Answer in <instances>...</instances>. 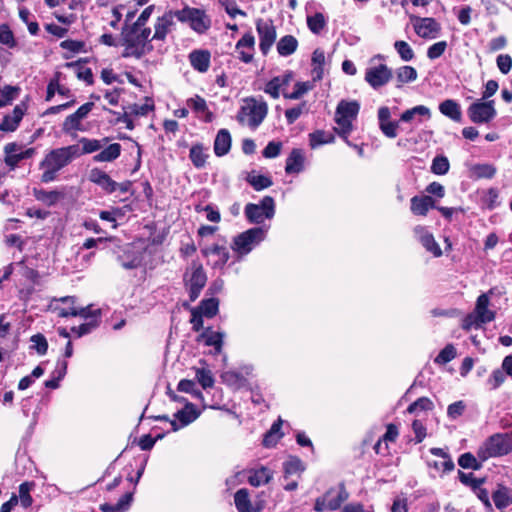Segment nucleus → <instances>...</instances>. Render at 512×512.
<instances>
[{"label": "nucleus", "instance_id": "nucleus-1", "mask_svg": "<svg viewBox=\"0 0 512 512\" xmlns=\"http://www.w3.org/2000/svg\"><path fill=\"white\" fill-rule=\"evenodd\" d=\"M80 157L78 145L72 144L64 147L49 150L39 163L41 170L40 180L43 183L54 182L58 179L59 173Z\"/></svg>", "mask_w": 512, "mask_h": 512}, {"label": "nucleus", "instance_id": "nucleus-2", "mask_svg": "<svg viewBox=\"0 0 512 512\" xmlns=\"http://www.w3.org/2000/svg\"><path fill=\"white\" fill-rule=\"evenodd\" d=\"M150 28L127 27L123 30L122 36L125 50L124 57L141 58L152 51Z\"/></svg>", "mask_w": 512, "mask_h": 512}, {"label": "nucleus", "instance_id": "nucleus-3", "mask_svg": "<svg viewBox=\"0 0 512 512\" xmlns=\"http://www.w3.org/2000/svg\"><path fill=\"white\" fill-rule=\"evenodd\" d=\"M268 113V105L262 98L247 97L242 100L237 113V121L251 129H257Z\"/></svg>", "mask_w": 512, "mask_h": 512}, {"label": "nucleus", "instance_id": "nucleus-4", "mask_svg": "<svg viewBox=\"0 0 512 512\" xmlns=\"http://www.w3.org/2000/svg\"><path fill=\"white\" fill-rule=\"evenodd\" d=\"M360 105L357 101L341 100L335 111V122L337 127L335 132L344 139L347 145H350L349 134L353 130V121L356 120Z\"/></svg>", "mask_w": 512, "mask_h": 512}, {"label": "nucleus", "instance_id": "nucleus-5", "mask_svg": "<svg viewBox=\"0 0 512 512\" xmlns=\"http://www.w3.org/2000/svg\"><path fill=\"white\" fill-rule=\"evenodd\" d=\"M512 451V438L508 434L490 436L478 449L477 456L481 461L507 455Z\"/></svg>", "mask_w": 512, "mask_h": 512}, {"label": "nucleus", "instance_id": "nucleus-6", "mask_svg": "<svg viewBox=\"0 0 512 512\" xmlns=\"http://www.w3.org/2000/svg\"><path fill=\"white\" fill-rule=\"evenodd\" d=\"M266 234L265 228H250L234 237L231 247L239 257L245 256L265 239Z\"/></svg>", "mask_w": 512, "mask_h": 512}, {"label": "nucleus", "instance_id": "nucleus-7", "mask_svg": "<svg viewBox=\"0 0 512 512\" xmlns=\"http://www.w3.org/2000/svg\"><path fill=\"white\" fill-rule=\"evenodd\" d=\"M377 60H384V57L380 54L372 57L365 71V81L374 90H378L387 85L393 77L392 69L384 63H376Z\"/></svg>", "mask_w": 512, "mask_h": 512}, {"label": "nucleus", "instance_id": "nucleus-8", "mask_svg": "<svg viewBox=\"0 0 512 512\" xmlns=\"http://www.w3.org/2000/svg\"><path fill=\"white\" fill-rule=\"evenodd\" d=\"M183 280L189 291L190 300L195 301L206 284L207 276L202 265L194 261L186 269Z\"/></svg>", "mask_w": 512, "mask_h": 512}, {"label": "nucleus", "instance_id": "nucleus-9", "mask_svg": "<svg viewBox=\"0 0 512 512\" xmlns=\"http://www.w3.org/2000/svg\"><path fill=\"white\" fill-rule=\"evenodd\" d=\"M175 15L180 22H188L190 27L199 34L206 32L211 25L205 12L197 8L186 7L175 11Z\"/></svg>", "mask_w": 512, "mask_h": 512}, {"label": "nucleus", "instance_id": "nucleus-10", "mask_svg": "<svg viewBox=\"0 0 512 512\" xmlns=\"http://www.w3.org/2000/svg\"><path fill=\"white\" fill-rule=\"evenodd\" d=\"M245 215L249 222L260 224L265 218L271 219L275 214V202L271 196L262 198L259 204L249 203L245 206Z\"/></svg>", "mask_w": 512, "mask_h": 512}, {"label": "nucleus", "instance_id": "nucleus-11", "mask_svg": "<svg viewBox=\"0 0 512 512\" xmlns=\"http://www.w3.org/2000/svg\"><path fill=\"white\" fill-rule=\"evenodd\" d=\"M468 116L473 123H488L492 121L497 112L494 107V100L484 101L482 99L472 103L467 110Z\"/></svg>", "mask_w": 512, "mask_h": 512}, {"label": "nucleus", "instance_id": "nucleus-12", "mask_svg": "<svg viewBox=\"0 0 512 512\" xmlns=\"http://www.w3.org/2000/svg\"><path fill=\"white\" fill-rule=\"evenodd\" d=\"M347 498L348 493L341 485L338 489H330L322 497L317 498L314 509L317 512L337 510Z\"/></svg>", "mask_w": 512, "mask_h": 512}, {"label": "nucleus", "instance_id": "nucleus-13", "mask_svg": "<svg viewBox=\"0 0 512 512\" xmlns=\"http://www.w3.org/2000/svg\"><path fill=\"white\" fill-rule=\"evenodd\" d=\"M256 30L259 35V48L266 55L276 40V29L271 21L258 19L256 22Z\"/></svg>", "mask_w": 512, "mask_h": 512}, {"label": "nucleus", "instance_id": "nucleus-14", "mask_svg": "<svg viewBox=\"0 0 512 512\" xmlns=\"http://www.w3.org/2000/svg\"><path fill=\"white\" fill-rule=\"evenodd\" d=\"M94 107V103L87 102L80 106L76 112L67 116L62 124V131L71 134L82 130V120L85 119Z\"/></svg>", "mask_w": 512, "mask_h": 512}, {"label": "nucleus", "instance_id": "nucleus-15", "mask_svg": "<svg viewBox=\"0 0 512 512\" xmlns=\"http://www.w3.org/2000/svg\"><path fill=\"white\" fill-rule=\"evenodd\" d=\"M27 111V105L24 102L17 104L11 113L0 118V130L3 132H14L23 119Z\"/></svg>", "mask_w": 512, "mask_h": 512}, {"label": "nucleus", "instance_id": "nucleus-16", "mask_svg": "<svg viewBox=\"0 0 512 512\" xmlns=\"http://www.w3.org/2000/svg\"><path fill=\"white\" fill-rule=\"evenodd\" d=\"M200 415V412L192 403H185L183 409L177 411L174 414L175 420H171L172 431L176 432L181 427H185L190 423L194 422Z\"/></svg>", "mask_w": 512, "mask_h": 512}, {"label": "nucleus", "instance_id": "nucleus-17", "mask_svg": "<svg viewBox=\"0 0 512 512\" xmlns=\"http://www.w3.org/2000/svg\"><path fill=\"white\" fill-rule=\"evenodd\" d=\"M414 30L421 38L434 39L438 36L441 26L434 18H416L414 22Z\"/></svg>", "mask_w": 512, "mask_h": 512}, {"label": "nucleus", "instance_id": "nucleus-18", "mask_svg": "<svg viewBox=\"0 0 512 512\" xmlns=\"http://www.w3.org/2000/svg\"><path fill=\"white\" fill-rule=\"evenodd\" d=\"M494 289H490L487 293H483L478 296L473 312L478 317V321L483 324L492 322L495 319V312L489 309L490 295H492Z\"/></svg>", "mask_w": 512, "mask_h": 512}, {"label": "nucleus", "instance_id": "nucleus-19", "mask_svg": "<svg viewBox=\"0 0 512 512\" xmlns=\"http://www.w3.org/2000/svg\"><path fill=\"white\" fill-rule=\"evenodd\" d=\"M48 309L58 317L76 316L75 297L53 298L49 303Z\"/></svg>", "mask_w": 512, "mask_h": 512}, {"label": "nucleus", "instance_id": "nucleus-20", "mask_svg": "<svg viewBox=\"0 0 512 512\" xmlns=\"http://www.w3.org/2000/svg\"><path fill=\"white\" fill-rule=\"evenodd\" d=\"M378 123L381 132L388 138H395L398 135L399 121L391 120V111L389 107L382 106L378 109Z\"/></svg>", "mask_w": 512, "mask_h": 512}, {"label": "nucleus", "instance_id": "nucleus-21", "mask_svg": "<svg viewBox=\"0 0 512 512\" xmlns=\"http://www.w3.org/2000/svg\"><path fill=\"white\" fill-rule=\"evenodd\" d=\"M413 232L422 246L428 252L432 253L434 257H440L442 255V250L439 244L435 241L433 234L430 233L426 227L417 225Z\"/></svg>", "mask_w": 512, "mask_h": 512}, {"label": "nucleus", "instance_id": "nucleus-22", "mask_svg": "<svg viewBox=\"0 0 512 512\" xmlns=\"http://www.w3.org/2000/svg\"><path fill=\"white\" fill-rule=\"evenodd\" d=\"M174 18H176L175 12H166L163 16L158 17L155 23V32L151 37V40L164 41L167 34L172 31L175 24Z\"/></svg>", "mask_w": 512, "mask_h": 512}, {"label": "nucleus", "instance_id": "nucleus-23", "mask_svg": "<svg viewBox=\"0 0 512 512\" xmlns=\"http://www.w3.org/2000/svg\"><path fill=\"white\" fill-rule=\"evenodd\" d=\"M225 337L224 332L214 331L208 327L197 337V342H202L206 346L214 348V354H220L222 352L223 340Z\"/></svg>", "mask_w": 512, "mask_h": 512}, {"label": "nucleus", "instance_id": "nucleus-24", "mask_svg": "<svg viewBox=\"0 0 512 512\" xmlns=\"http://www.w3.org/2000/svg\"><path fill=\"white\" fill-rule=\"evenodd\" d=\"M188 58L190 65L194 70L200 73H205L208 71L211 62V54L208 50H193L190 52Z\"/></svg>", "mask_w": 512, "mask_h": 512}, {"label": "nucleus", "instance_id": "nucleus-25", "mask_svg": "<svg viewBox=\"0 0 512 512\" xmlns=\"http://www.w3.org/2000/svg\"><path fill=\"white\" fill-rule=\"evenodd\" d=\"M89 179L107 193H113L118 188V183L115 182L106 172L98 168H94L90 171Z\"/></svg>", "mask_w": 512, "mask_h": 512}, {"label": "nucleus", "instance_id": "nucleus-26", "mask_svg": "<svg viewBox=\"0 0 512 512\" xmlns=\"http://www.w3.org/2000/svg\"><path fill=\"white\" fill-rule=\"evenodd\" d=\"M255 45L254 36L251 33H246L236 44V51L239 58L244 63H250L253 59V50Z\"/></svg>", "mask_w": 512, "mask_h": 512}, {"label": "nucleus", "instance_id": "nucleus-27", "mask_svg": "<svg viewBox=\"0 0 512 512\" xmlns=\"http://www.w3.org/2000/svg\"><path fill=\"white\" fill-rule=\"evenodd\" d=\"M187 106L202 118L205 122H211L213 120V114L209 111L207 103L204 98L199 95H195L187 99Z\"/></svg>", "mask_w": 512, "mask_h": 512}, {"label": "nucleus", "instance_id": "nucleus-28", "mask_svg": "<svg viewBox=\"0 0 512 512\" xmlns=\"http://www.w3.org/2000/svg\"><path fill=\"white\" fill-rule=\"evenodd\" d=\"M305 156L301 149L294 148L286 159L285 172L298 174L304 169Z\"/></svg>", "mask_w": 512, "mask_h": 512}, {"label": "nucleus", "instance_id": "nucleus-29", "mask_svg": "<svg viewBox=\"0 0 512 512\" xmlns=\"http://www.w3.org/2000/svg\"><path fill=\"white\" fill-rule=\"evenodd\" d=\"M436 208L431 196H414L411 198V212L414 215L426 216L430 209Z\"/></svg>", "mask_w": 512, "mask_h": 512}, {"label": "nucleus", "instance_id": "nucleus-30", "mask_svg": "<svg viewBox=\"0 0 512 512\" xmlns=\"http://www.w3.org/2000/svg\"><path fill=\"white\" fill-rule=\"evenodd\" d=\"M204 256H214L216 259L213 262L214 268H222L229 260V251L225 246L212 245L202 250Z\"/></svg>", "mask_w": 512, "mask_h": 512}, {"label": "nucleus", "instance_id": "nucleus-31", "mask_svg": "<svg viewBox=\"0 0 512 512\" xmlns=\"http://www.w3.org/2000/svg\"><path fill=\"white\" fill-rule=\"evenodd\" d=\"M430 119L431 118V111L427 106L424 105H417L415 107H412L410 109L405 110L401 116L400 120L401 122H411L414 119H418V122H421V118Z\"/></svg>", "mask_w": 512, "mask_h": 512}, {"label": "nucleus", "instance_id": "nucleus-32", "mask_svg": "<svg viewBox=\"0 0 512 512\" xmlns=\"http://www.w3.org/2000/svg\"><path fill=\"white\" fill-rule=\"evenodd\" d=\"M33 195L38 201L47 206H53L64 198V193L57 190L34 189Z\"/></svg>", "mask_w": 512, "mask_h": 512}, {"label": "nucleus", "instance_id": "nucleus-33", "mask_svg": "<svg viewBox=\"0 0 512 512\" xmlns=\"http://www.w3.org/2000/svg\"><path fill=\"white\" fill-rule=\"evenodd\" d=\"M231 147V136L228 130L221 129L215 138L214 152L217 156H224L227 154Z\"/></svg>", "mask_w": 512, "mask_h": 512}, {"label": "nucleus", "instance_id": "nucleus-34", "mask_svg": "<svg viewBox=\"0 0 512 512\" xmlns=\"http://www.w3.org/2000/svg\"><path fill=\"white\" fill-rule=\"evenodd\" d=\"M492 499L498 509H504L512 503V490L503 485H498L492 494Z\"/></svg>", "mask_w": 512, "mask_h": 512}, {"label": "nucleus", "instance_id": "nucleus-35", "mask_svg": "<svg viewBox=\"0 0 512 512\" xmlns=\"http://www.w3.org/2000/svg\"><path fill=\"white\" fill-rule=\"evenodd\" d=\"M439 111L453 121L459 122L461 120L460 105L452 99L444 100L439 104Z\"/></svg>", "mask_w": 512, "mask_h": 512}, {"label": "nucleus", "instance_id": "nucleus-36", "mask_svg": "<svg viewBox=\"0 0 512 512\" xmlns=\"http://www.w3.org/2000/svg\"><path fill=\"white\" fill-rule=\"evenodd\" d=\"M234 502L238 512H257L252 506L250 495L246 488L239 489L235 493Z\"/></svg>", "mask_w": 512, "mask_h": 512}, {"label": "nucleus", "instance_id": "nucleus-37", "mask_svg": "<svg viewBox=\"0 0 512 512\" xmlns=\"http://www.w3.org/2000/svg\"><path fill=\"white\" fill-rule=\"evenodd\" d=\"M298 47L297 39L292 35H285L277 43V52L280 56L287 57L292 55Z\"/></svg>", "mask_w": 512, "mask_h": 512}, {"label": "nucleus", "instance_id": "nucleus-38", "mask_svg": "<svg viewBox=\"0 0 512 512\" xmlns=\"http://www.w3.org/2000/svg\"><path fill=\"white\" fill-rule=\"evenodd\" d=\"M121 145L112 143L93 157L95 162H112L121 154Z\"/></svg>", "mask_w": 512, "mask_h": 512}, {"label": "nucleus", "instance_id": "nucleus-39", "mask_svg": "<svg viewBox=\"0 0 512 512\" xmlns=\"http://www.w3.org/2000/svg\"><path fill=\"white\" fill-rule=\"evenodd\" d=\"M396 81H397V87H401L402 85L406 83L413 82L417 79L418 73L416 69L412 66H401L396 69Z\"/></svg>", "mask_w": 512, "mask_h": 512}, {"label": "nucleus", "instance_id": "nucleus-40", "mask_svg": "<svg viewBox=\"0 0 512 512\" xmlns=\"http://www.w3.org/2000/svg\"><path fill=\"white\" fill-rule=\"evenodd\" d=\"M221 380L233 389H240L246 385V378L239 372L230 370L221 374Z\"/></svg>", "mask_w": 512, "mask_h": 512}, {"label": "nucleus", "instance_id": "nucleus-41", "mask_svg": "<svg viewBox=\"0 0 512 512\" xmlns=\"http://www.w3.org/2000/svg\"><path fill=\"white\" fill-rule=\"evenodd\" d=\"M271 478V471L266 467H261L260 469L250 471L248 482L254 487H259L261 485L267 484Z\"/></svg>", "mask_w": 512, "mask_h": 512}, {"label": "nucleus", "instance_id": "nucleus-42", "mask_svg": "<svg viewBox=\"0 0 512 512\" xmlns=\"http://www.w3.org/2000/svg\"><path fill=\"white\" fill-rule=\"evenodd\" d=\"M189 158L196 168H203L208 158L207 149L201 144L193 145L190 148Z\"/></svg>", "mask_w": 512, "mask_h": 512}, {"label": "nucleus", "instance_id": "nucleus-43", "mask_svg": "<svg viewBox=\"0 0 512 512\" xmlns=\"http://www.w3.org/2000/svg\"><path fill=\"white\" fill-rule=\"evenodd\" d=\"M5 152V163L10 167V169H14L18 163L22 160L20 147L15 143H8L4 147Z\"/></svg>", "mask_w": 512, "mask_h": 512}, {"label": "nucleus", "instance_id": "nucleus-44", "mask_svg": "<svg viewBox=\"0 0 512 512\" xmlns=\"http://www.w3.org/2000/svg\"><path fill=\"white\" fill-rule=\"evenodd\" d=\"M496 171V167L488 163L475 164L470 168L472 177L476 179H491L495 176Z\"/></svg>", "mask_w": 512, "mask_h": 512}, {"label": "nucleus", "instance_id": "nucleus-45", "mask_svg": "<svg viewBox=\"0 0 512 512\" xmlns=\"http://www.w3.org/2000/svg\"><path fill=\"white\" fill-rule=\"evenodd\" d=\"M246 180L256 191L266 189L273 184L270 177L257 174L255 171L250 172Z\"/></svg>", "mask_w": 512, "mask_h": 512}, {"label": "nucleus", "instance_id": "nucleus-46", "mask_svg": "<svg viewBox=\"0 0 512 512\" xmlns=\"http://www.w3.org/2000/svg\"><path fill=\"white\" fill-rule=\"evenodd\" d=\"M77 145L78 151L80 152V156L84 154L94 153L96 151H99L103 147L102 140L89 139L85 137H82L79 140V144Z\"/></svg>", "mask_w": 512, "mask_h": 512}, {"label": "nucleus", "instance_id": "nucleus-47", "mask_svg": "<svg viewBox=\"0 0 512 512\" xmlns=\"http://www.w3.org/2000/svg\"><path fill=\"white\" fill-rule=\"evenodd\" d=\"M326 25L327 20L320 12L307 16V26L313 34H320Z\"/></svg>", "mask_w": 512, "mask_h": 512}, {"label": "nucleus", "instance_id": "nucleus-48", "mask_svg": "<svg viewBox=\"0 0 512 512\" xmlns=\"http://www.w3.org/2000/svg\"><path fill=\"white\" fill-rule=\"evenodd\" d=\"M196 309L205 317L212 318L218 313L219 301L215 298L202 300Z\"/></svg>", "mask_w": 512, "mask_h": 512}, {"label": "nucleus", "instance_id": "nucleus-49", "mask_svg": "<svg viewBox=\"0 0 512 512\" xmlns=\"http://www.w3.org/2000/svg\"><path fill=\"white\" fill-rule=\"evenodd\" d=\"M33 487V482H24L19 486V496H17L18 502H20L24 508H28L32 505L33 499L30 495V492L32 491Z\"/></svg>", "mask_w": 512, "mask_h": 512}, {"label": "nucleus", "instance_id": "nucleus-50", "mask_svg": "<svg viewBox=\"0 0 512 512\" xmlns=\"http://www.w3.org/2000/svg\"><path fill=\"white\" fill-rule=\"evenodd\" d=\"M313 73L317 79H321L325 64V53L321 49H315L312 54Z\"/></svg>", "mask_w": 512, "mask_h": 512}, {"label": "nucleus", "instance_id": "nucleus-51", "mask_svg": "<svg viewBox=\"0 0 512 512\" xmlns=\"http://www.w3.org/2000/svg\"><path fill=\"white\" fill-rule=\"evenodd\" d=\"M195 378L203 389L211 388L214 385V378L207 368H195Z\"/></svg>", "mask_w": 512, "mask_h": 512}, {"label": "nucleus", "instance_id": "nucleus-52", "mask_svg": "<svg viewBox=\"0 0 512 512\" xmlns=\"http://www.w3.org/2000/svg\"><path fill=\"white\" fill-rule=\"evenodd\" d=\"M20 89L14 86H5L0 88V108L10 105L19 95Z\"/></svg>", "mask_w": 512, "mask_h": 512}, {"label": "nucleus", "instance_id": "nucleus-53", "mask_svg": "<svg viewBox=\"0 0 512 512\" xmlns=\"http://www.w3.org/2000/svg\"><path fill=\"white\" fill-rule=\"evenodd\" d=\"M310 137V145L312 148L317 146L332 143L334 141V136L331 133H327L322 130H317L309 135Z\"/></svg>", "mask_w": 512, "mask_h": 512}, {"label": "nucleus", "instance_id": "nucleus-54", "mask_svg": "<svg viewBox=\"0 0 512 512\" xmlns=\"http://www.w3.org/2000/svg\"><path fill=\"white\" fill-rule=\"evenodd\" d=\"M450 168L449 160L446 156H436L431 164V172L436 175H445L448 173Z\"/></svg>", "mask_w": 512, "mask_h": 512}, {"label": "nucleus", "instance_id": "nucleus-55", "mask_svg": "<svg viewBox=\"0 0 512 512\" xmlns=\"http://www.w3.org/2000/svg\"><path fill=\"white\" fill-rule=\"evenodd\" d=\"M394 48L398 55L400 56V58L405 62H409L413 60V58L415 57L412 47L406 41H396L394 43Z\"/></svg>", "mask_w": 512, "mask_h": 512}, {"label": "nucleus", "instance_id": "nucleus-56", "mask_svg": "<svg viewBox=\"0 0 512 512\" xmlns=\"http://www.w3.org/2000/svg\"><path fill=\"white\" fill-rule=\"evenodd\" d=\"M178 391L191 394L194 398L203 399L201 391L196 389V384L192 380L182 379L177 386Z\"/></svg>", "mask_w": 512, "mask_h": 512}, {"label": "nucleus", "instance_id": "nucleus-57", "mask_svg": "<svg viewBox=\"0 0 512 512\" xmlns=\"http://www.w3.org/2000/svg\"><path fill=\"white\" fill-rule=\"evenodd\" d=\"M456 357V349L452 344L446 345L436 356L435 363L444 365Z\"/></svg>", "mask_w": 512, "mask_h": 512}, {"label": "nucleus", "instance_id": "nucleus-58", "mask_svg": "<svg viewBox=\"0 0 512 512\" xmlns=\"http://www.w3.org/2000/svg\"><path fill=\"white\" fill-rule=\"evenodd\" d=\"M312 86L309 82H297L294 86V91L291 93H283L284 98L291 100H298L305 95Z\"/></svg>", "mask_w": 512, "mask_h": 512}, {"label": "nucleus", "instance_id": "nucleus-59", "mask_svg": "<svg viewBox=\"0 0 512 512\" xmlns=\"http://www.w3.org/2000/svg\"><path fill=\"white\" fill-rule=\"evenodd\" d=\"M434 407L433 402L427 397H421L417 399L415 402L410 404L407 408L409 413H416L418 411H429Z\"/></svg>", "mask_w": 512, "mask_h": 512}, {"label": "nucleus", "instance_id": "nucleus-60", "mask_svg": "<svg viewBox=\"0 0 512 512\" xmlns=\"http://www.w3.org/2000/svg\"><path fill=\"white\" fill-rule=\"evenodd\" d=\"M0 43L8 48H14L17 44L14 34L8 25H0Z\"/></svg>", "mask_w": 512, "mask_h": 512}, {"label": "nucleus", "instance_id": "nucleus-61", "mask_svg": "<svg viewBox=\"0 0 512 512\" xmlns=\"http://www.w3.org/2000/svg\"><path fill=\"white\" fill-rule=\"evenodd\" d=\"M430 453L434 456L440 457L442 461V471L450 472L454 469V462L451 457L442 448H431Z\"/></svg>", "mask_w": 512, "mask_h": 512}, {"label": "nucleus", "instance_id": "nucleus-62", "mask_svg": "<svg viewBox=\"0 0 512 512\" xmlns=\"http://www.w3.org/2000/svg\"><path fill=\"white\" fill-rule=\"evenodd\" d=\"M32 343L31 348L34 349L39 355H45L48 350V342L43 334H35L30 338Z\"/></svg>", "mask_w": 512, "mask_h": 512}, {"label": "nucleus", "instance_id": "nucleus-63", "mask_svg": "<svg viewBox=\"0 0 512 512\" xmlns=\"http://www.w3.org/2000/svg\"><path fill=\"white\" fill-rule=\"evenodd\" d=\"M304 470L303 463L298 458H290L288 461L284 463V473L285 476L299 474Z\"/></svg>", "mask_w": 512, "mask_h": 512}, {"label": "nucleus", "instance_id": "nucleus-64", "mask_svg": "<svg viewBox=\"0 0 512 512\" xmlns=\"http://www.w3.org/2000/svg\"><path fill=\"white\" fill-rule=\"evenodd\" d=\"M458 464L464 469L478 470L481 467V463L471 453L462 454L458 459Z\"/></svg>", "mask_w": 512, "mask_h": 512}]
</instances>
